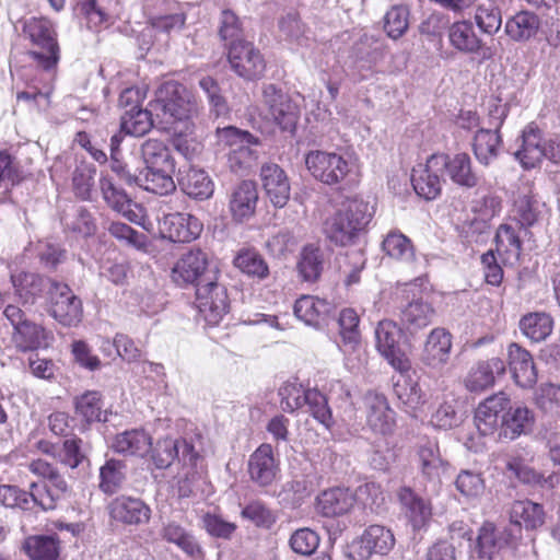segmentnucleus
Here are the masks:
<instances>
[{
  "label": "nucleus",
  "mask_w": 560,
  "mask_h": 560,
  "mask_svg": "<svg viewBox=\"0 0 560 560\" xmlns=\"http://www.w3.org/2000/svg\"><path fill=\"white\" fill-rule=\"evenodd\" d=\"M140 153L144 164L140 177L143 189L161 196L175 191L173 175L176 164L166 143L159 139H147L140 147Z\"/></svg>",
  "instance_id": "3"
},
{
  "label": "nucleus",
  "mask_w": 560,
  "mask_h": 560,
  "mask_svg": "<svg viewBox=\"0 0 560 560\" xmlns=\"http://www.w3.org/2000/svg\"><path fill=\"white\" fill-rule=\"evenodd\" d=\"M323 252L318 246L308 244L303 247L298 268L305 281H316L323 271Z\"/></svg>",
  "instance_id": "50"
},
{
  "label": "nucleus",
  "mask_w": 560,
  "mask_h": 560,
  "mask_svg": "<svg viewBox=\"0 0 560 560\" xmlns=\"http://www.w3.org/2000/svg\"><path fill=\"white\" fill-rule=\"evenodd\" d=\"M112 521L125 526H142L150 522L152 510L140 498L119 495L107 506Z\"/></svg>",
  "instance_id": "17"
},
{
  "label": "nucleus",
  "mask_w": 560,
  "mask_h": 560,
  "mask_svg": "<svg viewBox=\"0 0 560 560\" xmlns=\"http://www.w3.org/2000/svg\"><path fill=\"white\" fill-rule=\"evenodd\" d=\"M262 105L267 117L277 124L283 131L293 132L300 119V107L275 84H264Z\"/></svg>",
  "instance_id": "9"
},
{
  "label": "nucleus",
  "mask_w": 560,
  "mask_h": 560,
  "mask_svg": "<svg viewBox=\"0 0 560 560\" xmlns=\"http://www.w3.org/2000/svg\"><path fill=\"white\" fill-rule=\"evenodd\" d=\"M277 464L273 457L272 446L261 444L252 455L248 462V471L254 482L261 487L270 485L277 475Z\"/></svg>",
  "instance_id": "29"
},
{
  "label": "nucleus",
  "mask_w": 560,
  "mask_h": 560,
  "mask_svg": "<svg viewBox=\"0 0 560 560\" xmlns=\"http://www.w3.org/2000/svg\"><path fill=\"white\" fill-rule=\"evenodd\" d=\"M228 60L235 74L246 81L261 78L266 70V61L260 50L247 40L230 44Z\"/></svg>",
  "instance_id": "12"
},
{
  "label": "nucleus",
  "mask_w": 560,
  "mask_h": 560,
  "mask_svg": "<svg viewBox=\"0 0 560 560\" xmlns=\"http://www.w3.org/2000/svg\"><path fill=\"white\" fill-rule=\"evenodd\" d=\"M510 522L514 526L512 528L517 535L521 528L534 530L541 527L545 523V510L539 503L530 500H516L512 502L510 510Z\"/></svg>",
  "instance_id": "25"
},
{
  "label": "nucleus",
  "mask_w": 560,
  "mask_h": 560,
  "mask_svg": "<svg viewBox=\"0 0 560 560\" xmlns=\"http://www.w3.org/2000/svg\"><path fill=\"white\" fill-rule=\"evenodd\" d=\"M12 339L21 351L35 350L46 346V331L42 326L25 320L14 329Z\"/></svg>",
  "instance_id": "48"
},
{
  "label": "nucleus",
  "mask_w": 560,
  "mask_h": 560,
  "mask_svg": "<svg viewBox=\"0 0 560 560\" xmlns=\"http://www.w3.org/2000/svg\"><path fill=\"white\" fill-rule=\"evenodd\" d=\"M366 423L375 433L386 435L395 427V412L390 409L386 397L376 392H368L364 396Z\"/></svg>",
  "instance_id": "21"
},
{
  "label": "nucleus",
  "mask_w": 560,
  "mask_h": 560,
  "mask_svg": "<svg viewBox=\"0 0 560 560\" xmlns=\"http://www.w3.org/2000/svg\"><path fill=\"white\" fill-rule=\"evenodd\" d=\"M400 328L393 320H381L375 328L376 348L387 362L399 373L410 370L409 358L399 347Z\"/></svg>",
  "instance_id": "13"
},
{
  "label": "nucleus",
  "mask_w": 560,
  "mask_h": 560,
  "mask_svg": "<svg viewBox=\"0 0 560 560\" xmlns=\"http://www.w3.org/2000/svg\"><path fill=\"white\" fill-rule=\"evenodd\" d=\"M100 185L103 198L107 205L129 221L136 222L138 215L131 209L132 200L127 196V194L122 189L117 188L108 177L101 178Z\"/></svg>",
  "instance_id": "42"
},
{
  "label": "nucleus",
  "mask_w": 560,
  "mask_h": 560,
  "mask_svg": "<svg viewBox=\"0 0 560 560\" xmlns=\"http://www.w3.org/2000/svg\"><path fill=\"white\" fill-rule=\"evenodd\" d=\"M409 27V9L407 5H393L384 16V30L388 37L400 38Z\"/></svg>",
  "instance_id": "55"
},
{
  "label": "nucleus",
  "mask_w": 560,
  "mask_h": 560,
  "mask_svg": "<svg viewBox=\"0 0 560 560\" xmlns=\"http://www.w3.org/2000/svg\"><path fill=\"white\" fill-rule=\"evenodd\" d=\"M260 180L266 196L277 208H283L291 195V185L284 170L276 163H266L260 168Z\"/></svg>",
  "instance_id": "20"
},
{
  "label": "nucleus",
  "mask_w": 560,
  "mask_h": 560,
  "mask_svg": "<svg viewBox=\"0 0 560 560\" xmlns=\"http://www.w3.org/2000/svg\"><path fill=\"white\" fill-rule=\"evenodd\" d=\"M352 55L361 68L371 69L383 59V45L373 35L363 34L353 45Z\"/></svg>",
  "instance_id": "45"
},
{
  "label": "nucleus",
  "mask_w": 560,
  "mask_h": 560,
  "mask_svg": "<svg viewBox=\"0 0 560 560\" xmlns=\"http://www.w3.org/2000/svg\"><path fill=\"white\" fill-rule=\"evenodd\" d=\"M126 465L118 459H108L100 470V489L106 494L116 493L126 479Z\"/></svg>",
  "instance_id": "53"
},
{
  "label": "nucleus",
  "mask_w": 560,
  "mask_h": 560,
  "mask_svg": "<svg viewBox=\"0 0 560 560\" xmlns=\"http://www.w3.org/2000/svg\"><path fill=\"white\" fill-rule=\"evenodd\" d=\"M417 456L422 477L438 483L448 467L447 460L441 455L438 442L435 440L421 441L417 446Z\"/></svg>",
  "instance_id": "23"
},
{
  "label": "nucleus",
  "mask_w": 560,
  "mask_h": 560,
  "mask_svg": "<svg viewBox=\"0 0 560 560\" xmlns=\"http://www.w3.org/2000/svg\"><path fill=\"white\" fill-rule=\"evenodd\" d=\"M305 399L313 417L329 429L334 424V421L326 397L317 389H307Z\"/></svg>",
  "instance_id": "63"
},
{
  "label": "nucleus",
  "mask_w": 560,
  "mask_h": 560,
  "mask_svg": "<svg viewBox=\"0 0 560 560\" xmlns=\"http://www.w3.org/2000/svg\"><path fill=\"white\" fill-rule=\"evenodd\" d=\"M500 5L490 1L488 5L481 4L478 7L475 19L482 32L493 34L500 30L502 24Z\"/></svg>",
  "instance_id": "60"
},
{
  "label": "nucleus",
  "mask_w": 560,
  "mask_h": 560,
  "mask_svg": "<svg viewBox=\"0 0 560 560\" xmlns=\"http://www.w3.org/2000/svg\"><path fill=\"white\" fill-rule=\"evenodd\" d=\"M552 328V318L544 312L526 314L520 320L521 331L535 342L545 340L551 334Z\"/></svg>",
  "instance_id": "44"
},
{
  "label": "nucleus",
  "mask_w": 560,
  "mask_h": 560,
  "mask_svg": "<svg viewBox=\"0 0 560 560\" xmlns=\"http://www.w3.org/2000/svg\"><path fill=\"white\" fill-rule=\"evenodd\" d=\"M442 170L431 168V156L424 165L419 164L412 170L411 183L416 194L427 200L435 199L442 189L439 173Z\"/></svg>",
  "instance_id": "34"
},
{
  "label": "nucleus",
  "mask_w": 560,
  "mask_h": 560,
  "mask_svg": "<svg viewBox=\"0 0 560 560\" xmlns=\"http://www.w3.org/2000/svg\"><path fill=\"white\" fill-rule=\"evenodd\" d=\"M234 265L243 273L259 280L269 275V268L260 254L255 250H243L234 259Z\"/></svg>",
  "instance_id": "54"
},
{
  "label": "nucleus",
  "mask_w": 560,
  "mask_h": 560,
  "mask_svg": "<svg viewBox=\"0 0 560 560\" xmlns=\"http://www.w3.org/2000/svg\"><path fill=\"white\" fill-rule=\"evenodd\" d=\"M382 246L388 256L397 260L410 261L415 255L410 240L400 232H389Z\"/></svg>",
  "instance_id": "56"
},
{
  "label": "nucleus",
  "mask_w": 560,
  "mask_h": 560,
  "mask_svg": "<svg viewBox=\"0 0 560 560\" xmlns=\"http://www.w3.org/2000/svg\"><path fill=\"white\" fill-rule=\"evenodd\" d=\"M219 143L229 148L228 164L232 172L246 174L257 163L259 140L250 132L236 127H224L217 130Z\"/></svg>",
  "instance_id": "6"
},
{
  "label": "nucleus",
  "mask_w": 560,
  "mask_h": 560,
  "mask_svg": "<svg viewBox=\"0 0 560 560\" xmlns=\"http://www.w3.org/2000/svg\"><path fill=\"white\" fill-rule=\"evenodd\" d=\"M178 183L187 196L197 200H206L213 194V183L202 170L190 167Z\"/></svg>",
  "instance_id": "37"
},
{
  "label": "nucleus",
  "mask_w": 560,
  "mask_h": 560,
  "mask_svg": "<svg viewBox=\"0 0 560 560\" xmlns=\"http://www.w3.org/2000/svg\"><path fill=\"white\" fill-rule=\"evenodd\" d=\"M66 491L49 487L45 482L33 481L30 483L26 494H28L30 506L33 504L43 511H51L57 508L58 501Z\"/></svg>",
  "instance_id": "49"
},
{
  "label": "nucleus",
  "mask_w": 560,
  "mask_h": 560,
  "mask_svg": "<svg viewBox=\"0 0 560 560\" xmlns=\"http://www.w3.org/2000/svg\"><path fill=\"white\" fill-rule=\"evenodd\" d=\"M23 34L32 43L28 56L36 65L46 71L55 69L60 59V49L51 22L45 18H31L23 24Z\"/></svg>",
  "instance_id": "5"
},
{
  "label": "nucleus",
  "mask_w": 560,
  "mask_h": 560,
  "mask_svg": "<svg viewBox=\"0 0 560 560\" xmlns=\"http://www.w3.org/2000/svg\"><path fill=\"white\" fill-rule=\"evenodd\" d=\"M504 373L505 363L500 358L478 361L468 372L465 386L469 392H482L493 386L495 378Z\"/></svg>",
  "instance_id": "24"
},
{
  "label": "nucleus",
  "mask_w": 560,
  "mask_h": 560,
  "mask_svg": "<svg viewBox=\"0 0 560 560\" xmlns=\"http://www.w3.org/2000/svg\"><path fill=\"white\" fill-rule=\"evenodd\" d=\"M48 313L63 326L78 325L83 315L81 300L66 283L49 281Z\"/></svg>",
  "instance_id": "10"
},
{
  "label": "nucleus",
  "mask_w": 560,
  "mask_h": 560,
  "mask_svg": "<svg viewBox=\"0 0 560 560\" xmlns=\"http://www.w3.org/2000/svg\"><path fill=\"white\" fill-rule=\"evenodd\" d=\"M161 231L172 242L189 243L199 236L202 223L190 213L174 212L164 215Z\"/></svg>",
  "instance_id": "18"
},
{
  "label": "nucleus",
  "mask_w": 560,
  "mask_h": 560,
  "mask_svg": "<svg viewBox=\"0 0 560 560\" xmlns=\"http://www.w3.org/2000/svg\"><path fill=\"white\" fill-rule=\"evenodd\" d=\"M175 458H178L185 466L192 470L178 480V492L180 497H189L192 492L191 483L197 478V464L200 459L199 453L194 445L185 439L165 438L159 441L152 451V460L156 468L165 469L171 466Z\"/></svg>",
  "instance_id": "4"
},
{
  "label": "nucleus",
  "mask_w": 560,
  "mask_h": 560,
  "mask_svg": "<svg viewBox=\"0 0 560 560\" xmlns=\"http://www.w3.org/2000/svg\"><path fill=\"white\" fill-rule=\"evenodd\" d=\"M373 217V208L363 199L343 200L323 223L325 237L336 246H349L357 242Z\"/></svg>",
  "instance_id": "2"
},
{
  "label": "nucleus",
  "mask_w": 560,
  "mask_h": 560,
  "mask_svg": "<svg viewBox=\"0 0 560 560\" xmlns=\"http://www.w3.org/2000/svg\"><path fill=\"white\" fill-rule=\"evenodd\" d=\"M431 168L442 170L452 183L471 189L478 186L480 177L472 168L471 159L467 153L432 154Z\"/></svg>",
  "instance_id": "15"
},
{
  "label": "nucleus",
  "mask_w": 560,
  "mask_h": 560,
  "mask_svg": "<svg viewBox=\"0 0 560 560\" xmlns=\"http://www.w3.org/2000/svg\"><path fill=\"white\" fill-rule=\"evenodd\" d=\"M305 164L313 177L326 185L341 183L350 172L349 163L330 152L312 151L306 155Z\"/></svg>",
  "instance_id": "14"
},
{
  "label": "nucleus",
  "mask_w": 560,
  "mask_h": 560,
  "mask_svg": "<svg viewBox=\"0 0 560 560\" xmlns=\"http://www.w3.org/2000/svg\"><path fill=\"white\" fill-rule=\"evenodd\" d=\"M514 155L526 170L536 167L544 158L557 164L560 162V138L545 140L537 127L527 126L522 133V145Z\"/></svg>",
  "instance_id": "7"
},
{
  "label": "nucleus",
  "mask_w": 560,
  "mask_h": 560,
  "mask_svg": "<svg viewBox=\"0 0 560 560\" xmlns=\"http://www.w3.org/2000/svg\"><path fill=\"white\" fill-rule=\"evenodd\" d=\"M355 503V495L348 488H330L316 499L317 511L326 517L345 515Z\"/></svg>",
  "instance_id": "28"
},
{
  "label": "nucleus",
  "mask_w": 560,
  "mask_h": 560,
  "mask_svg": "<svg viewBox=\"0 0 560 560\" xmlns=\"http://www.w3.org/2000/svg\"><path fill=\"white\" fill-rule=\"evenodd\" d=\"M73 405L74 413L81 421L88 424L106 421V418H103V400L100 392L86 390L74 397Z\"/></svg>",
  "instance_id": "41"
},
{
  "label": "nucleus",
  "mask_w": 560,
  "mask_h": 560,
  "mask_svg": "<svg viewBox=\"0 0 560 560\" xmlns=\"http://www.w3.org/2000/svg\"><path fill=\"white\" fill-rule=\"evenodd\" d=\"M395 546L390 529L382 525H371L350 546L353 560H369L373 555H387Z\"/></svg>",
  "instance_id": "16"
},
{
  "label": "nucleus",
  "mask_w": 560,
  "mask_h": 560,
  "mask_svg": "<svg viewBox=\"0 0 560 560\" xmlns=\"http://www.w3.org/2000/svg\"><path fill=\"white\" fill-rule=\"evenodd\" d=\"M509 365L515 383L523 388L532 387L537 373L530 353L516 343L509 347Z\"/></svg>",
  "instance_id": "30"
},
{
  "label": "nucleus",
  "mask_w": 560,
  "mask_h": 560,
  "mask_svg": "<svg viewBox=\"0 0 560 560\" xmlns=\"http://www.w3.org/2000/svg\"><path fill=\"white\" fill-rule=\"evenodd\" d=\"M398 498L413 527H421L431 516L430 504L410 488H401Z\"/></svg>",
  "instance_id": "43"
},
{
  "label": "nucleus",
  "mask_w": 560,
  "mask_h": 560,
  "mask_svg": "<svg viewBox=\"0 0 560 560\" xmlns=\"http://www.w3.org/2000/svg\"><path fill=\"white\" fill-rule=\"evenodd\" d=\"M433 314L434 311L429 303L416 300L401 310L400 318L409 330H417L429 325Z\"/></svg>",
  "instance_id": "52"
},
{
  "label": "nucleus",
  "mask_w": 560,
  "mask_h": 560,
  "mask_svg": "<svg viewBox=\"0 0 560 560\" xmlns=\"http://www.w3.org/2000/svg\"><path fill=\"white\" fill-rule=\"evenodd\" d=\"M521 230L522 229H517L511 224L499 225L494 237L495 252L504 257L505 260L520 259L523 249V243L520 236Z\"/></svg>",
  "instance_id": "39"
},
{
  "label": "nucleus",
  "mask_w": 560,
  "mask_h": 560,
  "mask_svg": "<svg viewBox=\"0 0 560 560\" xmlns=\"http://www.w3.org/2000/svg\"><path fill=\"white\" fill-rule=\"evenodd\" d=\"M218 34L229 47L230 44L243 40V27L238 16L231 10L225 9L219 19Z\"/></svg>",
  "instance_id": "57"
},
{
  "label": "nucleus",
  "mask_w": 560,
  "mask_h": 560,
  "mask_svg": "<svg viewBox=\"0 0 560 560\" xmlns=\"http://www.w3.org/2000/svg\"><path fill=\"white\" fill-rule=\"evenodd\" d=\"M544 202L532 194L518 196L514 203V212L520 229H527L535 225L542 212Z\"/></svg>",
  "instance_id": "47"
},
{
  "label": "nucleus",
  "mask_w": 560,
  "mask_h": 560,
  "mask_svg": "<svg viewBox=\"0 0 560 560\" xmlns=\"http://www.w3.org/2000/svg\"><path fill=\"white\" fill-rule=\"evenodd\" d=\"M95 173V166L84 162L77 165L72 173L73 190L75 195L82 200H88L91 197Z\"/></svg>",
  "instance_id": "58"
},
{
  "label": "nucleus",
  "mask_w": 560,
  "mask_h": 560,
  "mask_svg": "<svg viewBox=\"0 0 560 560\" xmlns=\"http://www.w3.org/2000/svg\"><path fill=\"white\" fill-rule=\"evenodd\" d=\"M207 253L199 248L190 249L183 254L172 268V279L178 285L191 284L198 288L199 284L209 281L218 273Z\"/></svg>",
  "instance_id": "8"
},
{
  "label": "nucleus",
  "mask_w": 560,
  "mask_h": 560,
  "mask_svg": "<svg viewBox=\"0 0 560 560\" xmlns=\"http://www.w3.org/2000/svg\"><path fill=\"white\" fill-rule=\"evenodd\" d=\"M152 127V113L142 107L135 110H125L121 115L120 130L127 135L141 137L148 133Z\"/></svg>",
  "instance_id": "51"
},
{
  "label": "nucleus",
  "mask_w": 560,
  "mask_h": 560,
  "mask_svg": "<svg viewBox=\"0 0 560 560\" xmlns=\"http://www.w3.org/2000/svg\"><path fill=\"white\" fill-rule=\"evenodd\" d=\"M506 468L508 470L512 471L520 481L530 486L544 487L545 485H548V487H553V479L557 478L553 475L545 478L544 475L524 465L521 460L515 458L506 463Z\"/></svg>",
  "instance_id": "59"
},
{
  "label": "nucleus",
  "mask_w": 560,
  "mask_h": 560,
  "mask_svg": "<svg viewBox=\"0 0 560 560\" xmlns=\"http://www.w3.org/2000/svg\"><path fill=\"white\" fill-rule=\"evenodd\" d=\"M516 539L513 529L499 530L492 523H485L480 529L476 542V551L479 558L493 559L506 545Z\"/></svg>",
  "instance_id": "26"
},
{
  "label": "nucleus",
  "mask_w": 560,
  "mask_h": 560,
  "mask_svg": "<svg viewBox=\"0 0 560 560\" xmlns=\"http://www.w3.org/2000/svg\"><path fill=\"white\" fill-rule=\"evenodd\" d=\"M331 310L330 303L312 295H303L294 303V315L308 326L319 328Z\"/></svg>",
  "instance_id": "33"
},
{
  "label": "nucleus",
  "mask_w": 560,
  "mask_h": 560,
  "mask_svg": "<svg viewBox=\"0 0 560 560\" xmlns=\"http://www.w3.org/2000/svg\"><path fill=\"white\" fill-rule=\"evenodd\" d=\"M510 402L509 396L500 392L478 405L475 411V423L482 435L491 434L500 427L502 416L506 412Z\"/></svg>",
  "instance_id": "19"
},
{
  "label": "nucleus",
  "mask_w": 560,
  "mask_h": 560,
  "mask_svg": "<svg viewBox=\"0 0 560 560\" xmlns=\"http://www.w3.org/2000/svg\"><path fill=\"white\" fill-rule=\"evenodd\" d=\"M0 505L22 511H31L33 509V506H30L26 490L13 485H0Z\"/></svg>",
  "instance_id": "64"
},
{
  "label": "nucleus",
  "mask_w": 560,
  "mask_h": 560,
  "mask_svg": "<svg viewBox=\"0 0 560 560\" xmlns=\"http://www.w3.org/2000/svg\"><path fill=\"white\" fill-rule=\"evenodd\" d=\"M159 122L166 132H187L195 126L199 106L194 94L178 82L168 81L159 86L151 103Z\"/></svg>",
  "instance_id": "1"
},
{
  "label": "nucleus",
  "mask_w": 560,
  "mask_h": 560,
  "mask_svg": "<svg viewBox=\"0 0 560 560\" xmlns=\"http://www.w3.org/2000/svg\"><path fill=\"white\" fill-rule=\"evenodd\" d=\"M540 27L539 18L530 11H521L508 20L505 33L515 42L533 38Z\"/></svg>",
  "instance_id": "38"
},
{
  "label": "nucleus",
  "mask_w": 560,
  "mask_h": 560,
  "mask_svg": "<svg viewBox=\"0 0 560 560\" xmlns=\"http://www.w3.org/2000/svg\"><path fill=\"white\" fill-rule=\"evenodd\" d=\"M451 349V335L443 328H435L425 340L421 361L430 369L441 370L448 362Z\"/></svg>",
  "instance_id": "22"
},
{
  "label": "nucleus",
  "mask_w": 560,
  "mask_h": 560,
  "mask_svg": "<svg viewBox=\"0 0 560 560\" xmlns=\"http://www.w3.org/2000/svg\"><path fill=\"white\" fill-rule=\"evenodd\" d=\"M291 549L301 556H311L319 545L318 534L308 528H299L290 537Z\"/></svg>",
  "instance_id": "62"
},
{
  "label": "nucleus",
  "mask_w": 560,
  "mask_h": 560,
  "mask_svg": "<svg viewBox=\"0 0 560 560\" xmlns=\"http://www.w3.org/2000/svg\"><path fill=\"white\" fill-rule=\"evenodd\" d=\"M219 272L212 279L195 289L196 306L209 325H218L229 311L228 293L218 281Z\"/></svg>",
  "instance_id": "11"
},
{
  "label": "nucleus",
  "mask_w": 560,
  "mask_h": 560,
  "mask_svg": "<svg viewBox=\"0 0 560 560\" xmlns=\"http://www.w3.org/2000/svg\"><path fill=\"white\" fill-rule=\"evenodd\" d=\"M502 139L495 129L481 128L474 137L472 151L478 162L488 166L499 156Z\"/></svg>",
  "instance_id": "35"
},
{
  "label": "nucleus",
  "mask_w": 560,
  "mask_h": 560,
  "mask_svg": "<svg viewBox=\"0 0 560 560\" xmlns=\"http://www.w3.org/2000/svg\"><path fill=\"white\" fill-rule=\"evenodd\" d=\"M448 39L451 45L458 51L474 54L481 48V39L475 33L471 22H455L448 28Z\"/></svg>",
  "instance_id": "40"
},
{
  "label": "nucleus",
  "mask_w": 560,
  "mask_h": 560,
  "mask_svg": "<svg viewBox=\"0 0 560 560\" xmlns=\"http://www.w3.org/2000/svg\"><path fill=\"white\" fill-rule=\"evenodd\" d=\"M359 316L353 308H343L338 318L339 334L346 346L353 347L360 340Z\"/></svg>",
  "instance_id": "61"
},
{
  "label": "nucleus",
  "mask_w": 560,
  "mask_h": 560,
  "mask_svg": "<svg viewBox=\"0 0 560 560\" xmlns=\"http://www.w3.org/2000/svg\"><path fill=\"white\" fill-rule=\"evenodd\" d=\"M393 390L397 399L408 409L416 410L425 402V396L418 382L405 373H400L395 381Z\"/></svg>",
  "instance_id": "46"
},
{
  "label": "nucleus",
  "mask_w": 560,
  "mask_h": 560,
  "mask_svg": "<svg viewBox=\"0 0 560 560\" xmlns=\"http://www.w3.org/2000/svg\"><path fill=\"white\" fill-rule=\"evenodd\" d=\"M112 447L124 456L143 457L151 451L152 440L145 431L132 429L117 434Z\"/></svg>",
  "instance_id": "32"
},
{
  "label": "nucleus",
  "mask_w": 560,
  "mask_h": 560,
  "mask_svg": "<svg viewBox=\"0 0 560 560\" xmlns=\"http://www.w3.org/2000/svg\"><path fill=\"white\" fill-rule=\"evenodd\" d=\"M258 201V191L256 184L252 180L240 183L230 199V210L237 221L250 218L255 213Z\"/></svg>",
  "instance_id": "31"
},
{
  "label": "nucleus",
  "mask_w": 560,
  "mask_h": 560,
  "mask_svg": "<svg viewBox=\"0 0 560 560\" xmlns=\"http://www.w3.org/2000/svg\"><path fill=\"white\" fill-rule=\"evenodd\" d=\"M23 550L31 560H57L60 540L57 535H33L24 540Z\"/></svg>",
  "instance_id": "36"
},
{
  "label": "nucleus",
  "mask_w": 560,
  "mask_h": 560,
  "mask_svg": "<svg viewBox=\"0 0 560 560\" xmlns=\"http://www.w3.org/2000/svg\"><path fill=\"white\" fill-rule=\"evenodd\" d=\"M535 417L532 410L526 406H511L502 416L500 424V435L506 440L513 441L522 434H527L533 430Z\"/></svg>",
  "instance_id": "27"
}]
</instances>
